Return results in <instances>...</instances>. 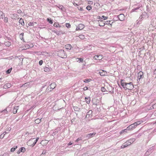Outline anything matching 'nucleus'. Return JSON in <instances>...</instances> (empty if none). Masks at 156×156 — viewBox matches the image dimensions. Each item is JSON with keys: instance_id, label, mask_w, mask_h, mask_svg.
I'll list each match as a JSON object with an SVG mask.
<instances>
[{"instance_id": "obj_32", "label": "nucleus", "mask_w": 156, "mask_h": 156, "mask_svg": "<svg viewBox=\"0 0 156 156\" xmlns=\"http://www.w3.org/2000/svg\"><path fill=\"white\" fill-rule=\"evenodd\" d=\"M17 146H16L15 147H12V148L11 149V152H14L15 150L17 148Z\"/></svg>"}, {"instance_id": "obj_58", "label": "nucleus", "mask_w": 156, "mask_h": 156, "mask_svg": "<svg viewBox=\"0 0 156 156\" xmlns=\"http://www.w3.org/2000/svg\"><path fill=\"white\" fill-rule=\"evenodd\" d=\"M88 89V88L87 87H85L83 88V90H86Z\"/></svg>"}, {"instance_id": "obj_6", "label": "nucleus", "mask_w": 156, "mask_h": 156, "mask_svg": "<svg viewBox=\"0 0 156 156\" xmlns=\"http://www.w3.org/2000/svg\"><path fill=\"white\" fill-rule=\"evenodd\" d=\"M136 127L134 123H133L127 127V129L128 130H132Z\"/></svg>"}, {"instance_id": "obj_59", "label": "nucleus", "mask_w": 156, "mask_h": 156, "mask_svg": "<svg viewBox=\"0 0 156 156\" xmlns=\"http://www.w3.org/2000/svg\"><path fill=\"white\" fill-rule=\"evenodd\" d=\"M72 144H73V143H72L71 142H69V143L68 144V145H71Z\"/></svg>"}, {"instance_id": "obj_8", "label": "nucleus", "mask_w": 156, "mask_h": 156, "mask_svg": "<svg viewBox=\"0 0 156 156\" xmlns=\"http://www.w3.org/2000/svg\"><path fill=\"white\" fill-rule=\"evenodd\" d=\"M93 58L96 60L98 59L97 58H98V60H101L103 58L102 55H96Z\"/></svg>"}, {"instance_id": "obj_64", "label": "nucleus", "mask_w": 156, "mask_h": 156, "mask_svg": "<svg viewBox=\"0 0 156 156\" xmlns=\"http://www.w3.org/2000/svg\"><path fill=\"white\" fill-rule=\"evenodd\" d=\"M7 133L6 132H5L3 133L4 135H5Z\"/></svg>"}, {"instance_id": "obj_2", "label": "nucleus", "mask_w": 156, "mask_h": 156, "mask_svg": "<svg viewBox=\"0 0 156 156\" xmlns=\"http://www.w3.org/2000/svg\"><path fill=\"white\" fill-rule=\"evenodd\" d=\"M39 139V137L37 138L36 140H34V138L31 139L28 141L27 143L29 146H32V147H34L36 144Z\"/></svg>"}, {"instance_id": "obj_62", "label": "nucleus", "mask_w": 156, "mask_h": 156, "mask_svg": "<svg viewBox=\"0 0 156 156\" xmlns=\"http://www.w3.org/2000/svg\"><path fill=\"white\" fill-rule=\"evenodd\" d=\"M45 153H46L45 152L43 151V152H42V154H41V155H42V154H45Z\"/></svg>"}, {"instance_id": "obj_31", "label": "nucleus", "mask_w": 156, "mask_h": 156, "mask_svg": "<svg viewBox=\"0 0 156 156\" xmlns=\"http://www.w3.org/2000/svg\"><path fill=\"white\" fill-rule=\"evenodd\" d=\"M20 151L22 152H24L26 151L25 148L24 147H21L20 149Z\"/></svg>"}, {"instance_id": "obj_22", "label": "nucleus", "mask_w": 156, "mask_h": 156, "mask_svg": "<svg viewBox=\"0 0 156 156\" xmlns=\"http://www.w3.org/2000/svg\"><path fill=\"white\" fill-rule=\"evenodd\" d=\"M41 119H37L35 120V123L37 124H38L41 121Z\"/></svg>"}, {"instance_id": "obj_15", "label": "nucleus", "mask_w": 156, "mask_h": 156, "mask_svg": "<svg viewBox=\"0 0 156 156\" xmlns=\"http://www.w3.org/2000/svg\"><path fill=\"white\" fill-rule=\"evenodd\" d=\"M142 122H143L142 121H138L136 122L133 123L134 124L135 126H136V127L137 126L141 124L142 123Z\"/></svg>"}, {"instance_id": "obj_17", "label": "nucleus", "mask_w": 156, "mask_h": 156, "mask_svg": "<svg viewBox=\"0 0 156 156\" xmlns=\"http://www.w3.org/2000/svg\"><path fill=\"white\" fill-rule=\"evenodd\" d=\"M54 33H56L57 35H59L61 34H63L62 33V32L61 31H55V30H53L52 31Z\"/></svg>"}, {"instance_id": "obj_48", "label": "nucleus", "mask_w": 156, "mask_h": 156, "mask_svg": "<svg viewBox=\"0 0 156 156\" xmlns=\"http://www.w3.org/2000/svg\"><path fill=\"white\" fill-rule=\"evenodd\" d=\"M97 19H99V21H100L102 19V18L100 16H98L97 17Z\"/></svg>"}, {"instance_id": "obj_14", "label": "nucleus", "mask_w": 156, "mask_h": 156, "mask_svg": "<svg viewBox=\"0 0 156 156\" xmlns=\"http://www.w3.org/2000/svg\"><path fill=\"white\" fill-rule=\"evenodd\" d=\"M56 86V85L55 83H52L50 85V88L52 89H53Z\"/></svg>"}, {"instance_id": "obj_45", "label": "nucleus", "mask_w": 156, "mask_h": 156, "mask_svg": "<svg viewBox=\"0 0 156 156\" xmlns=\"http://www.w3.org/2000/svg\"><path fill=\"white\" fill-rule=\"evenodd\" d=\"M66 26L67 28H70L71 27V25L69 23H66Z\"/></svg>"}, {"instance_id": "obj_50", "label": "nucleus", "mask_w": 156, "mask_h": 156, "mask_svg": "<svg viewBox=\"0 0 156 156\" xmlns=\"http://www.w3.org/2000/svg\"><path fill=\"white\" fill-rule=\"evenodd\" d=\"M43 61L42 60H40L39 62V64L40 65H41L42 64H43Z\"/></svg>"}, {"instance_id": "obj_36", "label": "nucleus", "mask_w": 156, "mask_h": 156, "mask_svg": "<svg viewBox=\"0 0 156 156\" xmlns=\"http://www.w3.org/2000/svg\"><path fill=\"white\" fill-rule=\"evenodd\" d=\"M79 38L81 39H83L84 38V36L83 35H80L79 36Z\"/></svg>"}, {"instance_id": "obj_25", "label": "nucleus", "mask_w": 156, "mask_h": 156, "mask_svg": "<svg viewBox=\"0 0 156 156\" xmlns=\"http://www.w3.org/2000/svg\"><path fill=\"white\" fill-rule=\"evenodd\" d=\"M11 18L13 19H16L17 18V14H13L11 16Z\"/></svg>"}, {"instance_id": "obj_54", "label": "nucleus", "mask_w": 156, "mask_h": 156, "mask_svg": "<svg viewBox=\"0 0 156 156\" xmlns=\"http://www.w3.org/2000/svg\"><path fill=\"white\" fill-rule=\"evenodd\" d=\"M78 9L79 10H83V9L80 6V7H78Z\"/></svg>"}, {"instance_id": "obj_47", "label": "nucleus", "mask_w": 156, "mask_h": 156, "mask_svg": "<svg viewBox=\"0 0 156 156\" xmlns=\"http://www.w3.org/2000/svg\"><path fill=\"white\" fill-rule=\"evenodd\" d=\"M101 18H102V19L103 18L104 20H107L108 17L107 16H102Z\"/></svg>"}, {"instance_id": "obj_28", "label": "nucleus", "mask_w": 156, "mask_h": 156, "mask_svg": "<svg viewBox=\"0 0 156 156\" xmlns=\"http://www.w3.org/2000/svg\"><path fill=\"white\" fill-rule=\"evenodd\" d=\"M11 84L10 83H7L6 85H5L4 86V87L6 88H9L10 87Z\"/></svg>"}, {"instance_id": "obj_37", "label": "nucleus", "mask_w": 156, "mask_h": 156, "mask_svg": "<svg viewBox=\"0 0 156 156\" xmlns=\"http://www.w3.org/2000/svg\"><path fill=\"white\" fill-rule=\"evenodd\" d=\"M12 68H11L10 69H8L6 72V73H11V71L12 70Z\"/></svg>"}, {"instance_id": "obj_55", "label": "nucleus", "mask_w": 156, "mask_h": 156, "mask_svg": "<svg viewBox=\"0 0 156 156\" xmlns=\"http://www.w3.org/2000/svg\"><path fill=\"white\" fill-rule=\"evenodd\" d=\"M4 135H3L2 134H1L0 136V138L1 139L3 138L4 137Z\"/></svg>"}, {"instance_id": "obj_13", "label": "nucleus", "mask_w": 156, "mask_h": 156, "mask_svg": "<svg viewBox=\"0 0 156 156\" xmlns=\"http://www.w3.org/2000/svg\"><path fill=\"white\" fill-rule=\"evenodd\" d=\"M106 73V72L104 70H102L99 72L101 76H104Z\"/></svg>"}, {"instance_id": "obj_16", "label": "nucleus", "mask_w": 156, "mask_h": 156, "mask_svg": "<svg viewBox=\"0 0 156 156\" xmlns=\"http://www.w3.org/2000/svg\"><path fill=\"white\" fill-rule=\"evenodd\" d=\"M65 48L67 49L70 50L71 48V45L70 44H67L65 46Z\"/></svg>"}, {"instance_id": "obj_4", "label": "nucleus", "mask_w": 156, "mask_h": 156, "mask_svg": "<svg viewBox=\"0 0 156 156\" xmlns=\"http://www.w3.org/2000/svg\"><path fill=\"white\" fill-rule=\"evenodd\" d=\"M143 73L142 71H140L138 74L137 81L139 82L141 79L143 77Z\"/></svg>"}, {"instance_id": "obj_3", "label": "nucleus", "mask_w": 156, "mask_h": 156, "mask_svg": "<svg viewBox=\"0 0 156 156\" xmlns=\"http://www.w3.org/2000/svg\"><path fill=\"white\" fill-rule=\"evenodd\" d=\"M58 54L59 56L62 58H66L67 56L65 55L64 51L62 50H60L59 51Z\"/></svg>"}, {"instance_id": "obj_9", "label": "nucleus", "mask_w": 156, "mask_h": 156, "mask_svg": "<svg viewBox=\"0 0 156 156\" xmlns=\"http://www.w3.org/2000/svg\"><path fill=\"white\" fill-rule=\"evenodd\" d=\"M19 109V106H16L14 107L13 109V112L14 114H16L17 113V110Z\"/></svg>"}, {"instance_id": "obj_56", "label": "nucleus", "mask_w": 156, "mask_h": 156, "mask_svg": "<svg viewBox=\"0 0 156 156\" xmlns=\"http://www.w3.org/2000/svg\"><path fill=\"white\" fill-rule=\"evenodd\" d=\"M139 19L141 20L143 19V17L142 15H141L139 17Z\"/></svg>"}, {"instance_id": "obj_23", "label": "nucleus", "mask_w": 156, "mask_h": 156, "mask_svg": "<svg viewBox=\"0 0 156 156\" xmlns=\"http://www.w3.org/2000/svg\"><path fill=\"white\" fill-rule=\"evenodd\" d=\"M76 61L77 62H83V59L82 58H76Z\"/></svg>"}, {"instance_id": "obj_24", "label": "nucleus", "mask_w": 156, "mask_h": 156, "mask_svg": "<svg viewBox=\"0 0 156 156\" xmlns=\"http://www.w3.org/2000/svg\"><path fill=\"white\" fill-rule=\"evenodd\" d=\"M5 45L9 47L11 45V43L9 41H6L5 43Z\"/></svg>"}, {"instance_id": "obj_11", "label": "nucleus", "mask_w": 156, "mask_h": 156, "mask_svg": "<svg viewBox=\"0 0 156 156\" xmlns=\"http://www.w3.org/2000/svg\"><path fill=\"white\" fill-rule=\"evenodd\" d=\"M57 7L63 11H65L66 10L65 8L62 5H59L58 6H57Z\"/></svg>"}, {"instance_id": "obj_7", "label": "nucleus", "mask_w": 156, "mask_h": 156, "mask_svg": "<svg viewBox=\"0 0 156 156\" xmlns=\"http://www.w3.org/2000/svg\"><path fill=\"white\" fill-rule=\"evenodd\" d=\"M119 20L121 21L124 20L125 19V16L123 14H120L118 16Z\"/></svg>"}, {"instance_id": "obj_34", "label": "nucleus", "mask_w": 156, "mask_h": 156, "mask_svg": "<svg viewBox=\"0 0 156 156\" xmlns=\"http://www.w3.org/2000/svg\"><path fill=\"white\" fill-rule=\"evenodd\" d=\"M29 48H30L29 45L28 44H27L25 45V47L24 48V49H26Z\"/></svg>"}, {"instance_id": "obj_26", "label": "nucleus", "mask_w": 156, "mask_h": 156, "mask_svg": "<svg viewBox=\"0 0 156 156\" xmlns=\"http://www.w3.org/2000/svg\"><path fill=\"white\" fill-rule=\"evenodd\" d=\"M51 69L48 67H46L44 69V71L46 72H49L51 70Z\"/></svg>"}, {"instance_id": "obj_20", "label": "nucleus", "mask_w": 156, "mask_h": 156, "mask_svg": "<svg viewBox=\"0 0 156 156\" xmlns=\"http://www.w3.org/2000/svg\"><path fill=\"white\" fill-rule=\"evenodd\" d=\"M54 26L56 27H61V26L57 22H55L54 24Z\"/></svg>"}, {"instance_id": "obj_52", "label": "nucleus", "mask_w": 156, "mask_h": 156, "mask_svg": "<svg viewBox=\"0 0 156 156\" xmlns=\"http://www.w3.org/2000/svg\"><path fill=\"white\" fill-rule=\"evenodd\" d=\"M155 108H156V103L152 106V108L154 109Z\"/></svg>"}, {"instance_id": "obj_38", "label": "nucleus", "mask_w": 156, "mask_h": 156, "mask_svg": "<svg viewBox=\"0 0 156 156\" xmlns=\"http://www.w3.org/2000/svg\"><path fill=\"white\" fill-rule=\"evenodd\" d=\"M82 139L81 137H79L75 141V142H78L79 141L81 140Z\"/></svg>"}, {"instance_id": "obj_1", "label": "nucleus", "mask_w": 156, "mask_h": 156, "mask_svg": "<svg viewBox=\"0 0 156 156\" xmlns=\"http://www.w3.org/2000/svg\"><path fill=\"white\" fill-rule=\"evenodd\" d=\"M121 86L125 90H132L134 88L133 85L132 83H126L125 82L124 80H123L121 81Z\"/></svg>"}, {"instance_id": "obj_35", "label": "nucleus", "mask_w": 156, "mask_h": 156, "mask_svg": "<svg viewBox=\"0 0 156 156\" xmlns=\"http://www.w3.org/2000/svg\"><path fill=\"white\" fill-rule=\"evenodd\" d=\"M23 33H22L20 34V37L22 40L23 39Z\"/></svg>"}, {"instance_id": "obj_43", "label": "nucleus", "mask_w": 156, "mask_h": 156, "mask_svg": "<svg viewBox=\"0 0 156 156\" xmlns=\"http://www.w3.org/2000/svg\"><path fill=\"white\" fill-rule=\"evenodd\" d=\"M106 90L105 88L104 87H102L101 88V90L102 92H105Z\"/></svg>"}, {"instance_id": "obj_61", "label": "nucleus", "mask_w": 156, "mask_h": 156, "mask_svg": "<svg viewBox=\"0 0 156 156\" xmlns=\"http://www.w3.org/2000/svg\"><path fill=\"white\" fill-rule=\"evenodd\" d=\"M21 152V151H20H20L19 150L17 151V153L18 154H19Z\"/></svg>"}, {"instance_id": "obj_33", "label": "nucleus", "mask_w": 156, "mask_h": 156, "mask_svg": "<svg viewBox=\"0 0 156 156\" xmlns=\"http://www.w3.org/2000/svg\"><path fill=\"white\" fill-rule=\"evenodd\" d=\"M127 145L125 143L123 144L121 146V148H124L126 147H127Z\"/></svg>"}, {"instance_id": "obj_19", "label": "nucleus", "mask_w": 156, "mask_h": 156, "mask_svg": "<svg viewBox=\"0 0 156 156\" xmlns=\"http://www.w3.org/2000/svg\"><path fill=\"white\" fill-rule=\"evenodd\" d=\"M85 100L87 104H89L90 103V98L89 97L88 98H85Z\"/></svg>"}, {"instance_id": "obj_51", "label": "nucleus", "mask_w": 156, "mask_h": 156, "mask_svg": "<svg viewBox=\"0 0 156 156\" xmlns=\"http://www.w3.org/2000/svg\"><path fill=\"white\" fill-rule=\"evenodd\" d=\"M139 9V8H136L135 9H132L131 11H132V12H134L136 10H137V9Z\"/></svg>"}, {"instance_id": "obj_41", "label": "nucleus", "mask_w": 156, "mask_h": 156, "mask_svg": "<svg viewBox=\"0 0 156 156\" xmlns=\"http://www.w3.org/2000/svg\"><path fill=\"white\" fill-rule=\"evenodd\" d=\"M47 20L49 23L51 24H52L53 23V22L52 20H51L49 18H48L47 19Z\"/></svg>"}, {"instance_id": "obj_29", "label": "nucleus", "mask_w": 156, "mask_h": 156, "mask_svg": "<svg viewBox=\"0 0 156 156\" xmlns=\"http://www.w3.org/2000/svg\"><path fill=\"white\" fill-rule=\"evenodd\" d=\"M129 141H130L131 144L133 143V142L135 141L136 139L135 138H133L130 139H129Z\"/></svg>"}, {"instance_id": "obj_12", "label": "nucleus", "mask_w": 156, "mask_h": 156, "mask_svg": "<svg viewBox=\"0 0 156 156\" xmlns=\"http://www.w3.org/2000/svg\"><path fill=\"white\" fill-rule=\"evenodd\" d=\"M96 134L95 133H90L88 134L87 136V137H88V138H90L94 136Z\"/></svg>"}, {"instance_id": "obj_57", "label": "nucleus", "mask_w": 156, "mask_h": 156, "mask_svg": "<svg viewBox=\"0 0 156 156\" xmlns=\"http://www.w3.org/2000/svg\"><path fill=\"white\" fill-rule=\"evenodd\" d=\"M21 12H22V11L20 10H19L17 11V13H21Z\"/></svg>"}, {"instance_id": "obj_39", "label": "nucleus", "mask_w": 156, "mask_h": 156, "mask_svg": "<svg viewBox=\"0 0 156 156\" xmlns=\"http://www.w3.org/2000/svg\"><path fill=\"white\" fill-rule=\"evenodd\" d=\"M110 21H107L105 22V24L109 25L110 24L111 26H112V24H110Z\"/></svg>"}, {"instance_id": "obj_63", "label": "nucleus", "mask_w": 156, "mask_h": 156, "mask_svg": "<svg viewBox=\"0 0 156 156\" xmlns=\"http://www.w3.org/2000/svg\"><path fill=\"white\" fill-rule=\"evenodd\" d=\"M126 130H127V129H124V130H122V132H126Z\"/></svg>"}, {"instance_id": "obj_27", "label": "nucleus", "mask_w": 156, "mask_h": 156, "mask_svg": "<svg viewBox=\"0 0 156 156\" xmlns=\"http://www.w3.org/2000/svg\"><path fill=\"white\" fill-rule=\"evenodd\" d=\"M19 22L22 25H24V21L23 20L22 18H21L19 21Z\"/></svg>"}, {"instance_id": "obj_5", "label": "nucleus", "mask_w": 156, "mask_h": 156, "mask_svg": "<svg viewBox=\"0 0 156 156\" xmlns=\"http://www.w3.org/2000/svg\"><path fill=\"white\" fill-rule=\"evenodd\" d=\"M85 27L84 25L83 24H80L78 26H77L76 29V30H81L83 29Z\"/></svg>"}, {"instance_id": "obj_60", "label": "nucleus", "mask_w": 156, "mask_h": 156, "mask_svg": "<svg viewBox=\"0 0 156 156\" xmlns=\"http://www.w3.org/2000/svg\"><path fill=\"white\" fill-rule=\"evenodd\" d=\"M92 112L91 110H90V111H89V112H88V113H89L90 114H91V113H92Z\"/></svg>"}, {"instance_id": "obj_44", "label": "nucleus", "mask_w": 156, "mask_h": 156, "mask_svg": "<svg viewBox=\"0 0 156 156\" xmlns=\"http://www.w3.org/2000/svg\"><path fill=\"white\" fill-rule=\"evenodd\" d=\"M149 150H148L145 153V155H148L150 154L151 152H149Z\"/></svg>"}, {"instance_id": "obj_49", "label": "nucleus", "mask_w": 156, "mask_h": 156, "mask_svg": "<svg viewBox=\"0 0 156 156\" xmlns=\"http://www.w3.org/2000/svg\"><path fill=\"white\" fill-rule=\"evenodd\" d=\"M34 23H33L30 22L28 24V25L29 26H33Z\"/></svg>"}, {"instance_id": "obj_40", "label": "nucleus", "mask_w": 156, "mask_h": 156, "mask_svg": "<svg viewBox=\"0 0 156 156\" xmlns=\"http://www.w3.org/2000/svg\"><path fill=\"white\" fill-rule=\"evenodd\" d=\"M8 18L7 17H5L4 19V21L5 23L8 22Z\"/></svg>"}, {"instance_id": "obj_21", "label": "nucleus", "mask_w": 156, "mask_h": 156, "mask_svg": "<svg viewBox=\"0 0 156 156\" xmlns=\"http://www.w3.org/2000/svg\"><path fill=\"white\" fill-rule=\"evenodd\" d=\"M5 16L3 12L1 11H0V19H3L4 17Z\"/></svg>"}, {"instance_id": "obj_18", "label": "nucleus", "mask_w": 156, "mask_h": 156, "mask_svg": "<svg viewBox=\"0 0 156 156\" xmlns=\"http://www.w3.org/2000/svg\"><path fill=\"white\" fill-rule=\"evenodd\" d=\"M99 23V25L100 26H104L105 24V23L102 21V20H101L100 21Z\"/></svg>"}, {"instance_id": "obj_53", "label": "nucleus", "mask_w": 156, "mask_h": 156, "mask_svg": "<svg viewBox=\"0 0 156 156\" xmlns=\"http://www.w3.org/2000/svg\"><path fill=\"white\" fill-rule=\"evenodd\" d=\"M29 45L30 46V48L33 47L34 46V45L32 43L30 44Z\"/></svg>"}, {"instance_id": "obj_10", "label": "nucleus", "mask_w": 156, "mask_h": 156, "mask_svg": "<svg viewBox=\"0 0 156 156\" xmlns=\"http://www.w3.org/2000/svg\"><path fill=\"white\" fill-rule=\"evenodd\" d=\"M30 83L29 82L27 83H25L22 86V87H24L26 88H27L29 87L30 86Z\"/></svg>"}, {"instance_id": "obj_30", "label": "nucleus", "mask_w": 156, "mask_h": 156, "mask_svg": "<svg viewBox=\"0 0 156 156\" xmlns=\"http://www.w3.org/2000/svg\"><path fill=\"white\" fill-rule=\"evenodd\" d=\"M91 81L90 79H87L83 80V82L85 83H88Z\"/></svg>"}, {"instance_id": "obj_42", "label": "nucleus", "mask_w": 156, "mask_h": 156, "mask_svg": "<svg viewBox=\"0 0 156 156\" xmlns=\"http://www.w3.org/2000/svg\"><path fill=\"white\" fill-rule=\"evenodd\" d=\"M91 8V6L90 5H88L86 7V9L88 10H90Z\"/></svg>"}, {"instance_id": "obj_46", "label": "nucleus", "mask_w": 156, "mask_h": 156, "mask_svg": "<svg viewBox=\"0 0 156 156\" xmlns=\"http://www.w3.org/2000/svg\"><path fill=\"white\" fill-rule=\"evenodd\" d=\"M125 143L128 146L129 145L131 144V143H130V141H129V140L126 141L125 142Z\"/></svg>"}]
</instances>
